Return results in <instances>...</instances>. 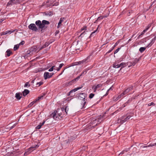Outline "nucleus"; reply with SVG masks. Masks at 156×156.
Returning <instances> with one entry per match:
<instances>
[{"mask_svg":"<svg viewBox=\"0 0 156 156\" xmlns=\"http://www.w3.org/2000/svg\"><path fill=\"white\" fill-rule=\"evenodd\" d=\"M100 120L101 119H99L93 118L89 124L88 129H92L93 128H94L95 126H97L98 124L100 122Z\"/></svg>","mask_w":156,"mask_h":156,"instance_id":"1","label":"nucleus"},{"mask_svg":"<svg viewBox=\"0 0 156 156\" xmlns=\"http://www.w3.org/2000/svg\"><path fill=\"white\" fill-rule=\"evenodd\" d=\"M60 109H58L57 111H55L53 112L50 115V117L56 120L58 119L59 118L58 117L60 116L62 114V113Z\"/></svg>","mask_w":156,"mask_h":156,"instance_id":"2","label":"nucleus"},{"mask_svg":"<svg viewBox=\"0 0 156 156\" xmlns=\"http://www.w3.org/2000/svg\"><path fill=\"white\" fill-rule=\"evenodd\" d=\"M36 25L38 27L39 29H41V32L43 33L44 32V30L47 28V27L40 20L36 21L35 22Z\"/></svg>","mask_w":156,"mask_h":156,"instance_id":"3","label":"nucleus"},{"mask_svg":"<svg viewBox=\"0 0 156 156\" xmlns=\"http://www.w3.org/2000/svg\"><path fill=\"white\" fill-rule=\"evenodd\" d=\"M86 97V95L83 93H80L79 94V98L80 99L82 100L81 102V104L82 105L81 109H83L86 103L87 100L85 99V98Z\"/></svg>","mask_w":156,"mask_h":156,"instance_id":"4","label":"nucleus"},{"mask_svg":"<svg viewBox=\"0 0 156 156\" xmlns=\"http://www.w3.org/2000/svg\"><path fill=\"white\" fill-rule=\"evenodd\" d=\"M132 116V115H126L123 116L121 119L120 122L122 123H123L124 122L129 120Z\"/></svg>","mask_w":156,"mask_h":156,"instance_id":"5","label":"nucleus"},{"mask_svg":"<svg viewBox=\"0 0 156 156\" xmlns=\"http://www.w3.org/2000/svg\"><path fill=\"white\" fill-rule=\"evenodd\" d=\"M20 3V0H10L7 3V6L12 5L14 4H17Z\"/></svg>","mask_w":156,"mask_h":156,"instance_id":"6","label":"nucleus"},{"mask_svg":"<svg viewBox=\"0 0 156 156\" xmlns=\"http://www.w3.org/2000/svg\"><path fill=\"white\" fill-rule=\"evenodd\" d=\"M54 73H49L48 72H45L44 74V77L45 80L50 78L51 77Z\"/></svg>","mask_w":156,"mask_h":156,"instance_id":"7","label":"nucleus"},{"mask_svg":"<svg viewBox=\"0 0 156 156\" xmlns=\"http://www.w3.org/2000/svg\"><path fill=\"white\" fill-rule=\"evenodd\" d=\"M28 28L30 29L35 32L37 31L38 30V28L34 23H31L28 26Z\"/></svg>","mask_w":156,"mask_h":156,"instance_id":"8","label":"nucleus"},{"mask_svg":"<svg viewBox=\"0 0 156 156\" xmlns=\"http://www.w3.org/2000/svg\"><path fill=\"white\" fill-rule=\"evenodd\" d=\"M133 86H131L130 87L125 90L121 94V95H122V96H123L125 94L128 93L130 91L132 90H133Z\"/></svg>","mask_w":156,"mask_h":156,"instance_id":"9","label":"nucleus"},{"mask_svg":"<svg viewBox=\"0 0 156 156\" xmlns=\"http://www.w3.org/2000/svg\"><path fill=\"white\" fill-rule=\"evenodd\" d=\"M39 147L38 144L34 145L28 149V151H32L37 148Z\"/></svg>","mask_w":156,"mask_h":156,"instance_id":"10","label":"nucleus"},{"mask_svg":"<svg viewBox=\"0 0 156 156\" xmlns=\"http://www.w3.org/2000/svg\"><path fill=\"white\" fill-rule=\"evenodd\" d=\"M108 15H104V16H101L98 17L97 20L94 22V23H97L98 21L101 20L103 19L104 18L108 16Z\"/></svg>","mask_w":156,"mask_h":156,"instance_id":"11","label":"nucleus"},{"mask_svg":"<svg viewBox=\"0 0 156 156\" xmlns=\"http://www.w3.org/2000/svg\"><path fill=\"white\" fill-rule=\"evenodd\" d=\"M151 26V24H149L147 27L146 29L144 30L141 32V34L138 37H140V36L143 35L149 29Z\"/></svg>","mask_w":156,"mask_h":156,"instance_id":"12","label":"nucleus"},{"mask_svg":"<svg viewBox=\"0 0 156 156\" xmlns=\"http://www.w3.org/2000/svg\"><path fill=\"white\" fill-rule=\"evenodd\" d=\"M132 101V98H130L128 100V101H126L125 103H124L122 106L121 107L122 108H123L125 107L126 106H127L128 105L129 103H130Z\"/></svg>","mask_w":156,"mask_h":156,"instance_id":"13","label":"nucleus"},{"mask_svg":"<svg viewBox=\"0 0 156 156\" xmlns=\"http://www.w3.org/2000/svg\"><path fill=\"white\" fill-rule=\"evenodd\" d=\"M80 79V76H77L76 78L74 79L73 80L70 81V83L71 85L75 83L77 81Z\"/></svg>","mask_w":156,"mask_h":156,"instance_id":"14","label":"nucleus"},{"mask_svg":"<svg viewBox=\"0 0 156 156\" xmlns=\"http://www.w3.org/2000/svg\"><path fill=\"white\" fill-rule=\"evenodd\" d=\"M136 7V5H135V3L134 2H132L130 4L129 6V8L131 9H133V10H134L135 9Z\"/></svg>","mask_w":156,"mask_h":156,"instance_id":"15","label":"nucleus"},{"mask_svg":"<svg viewBox=\"0 0 156 156\" xmlns=\"http://www.w3.org/2000/svg\"><path fill=\"white\" fill-rule=\"evenodd\" d=\"M38 48L36 46H33L31 47L30 49V51L31 52H35L37 50Z\"/></svg>","mask_w":156,"mask_h":156,"instance_id":"16","label":"nucleus"},{"mask_svg":"<svg viewBox=\"0 0 156 156\" xmlns=\"http://www.w3.org/2000/svg\"><path fill=\"white\" fill-rule=\"evenodd\" d=\"M156 40V36H155L151 41V42L147 46L148 47H151L154 42Z\"/></svg>","mask_w":156,"mask_h":156,"instance_id":"17","label":"nucleus"},{"mask_svg":"<svg viewBox=\"0 0 156 156\" xmlns=\"http://www.w3.org/2000/svg\"><path fill=\"white\" fill-rule=\"evenodd\" d=\"M45 122V121L44 120H43L42 122L40 123L39 125L36 127V129H40L41 128V126L44 125Z\"/></svg>","mask_w":156,"mask_h":156,"instance_id":"18","label":"nucleus"},{"mask_svg":"<svg viewBox=\"0 0 156 156\" xmlns=\"http://www.w3.org/2000/svg\"><path fill=\"white\" fill-rule=\"evenodd\" d=\"M98 30V27L97 28V29L94 31L93 32H92L91 34H90L89 37L90 38L96 35V34H97L98 32L97 30Z\"/></svg>","mask_w":156,"mask_h":156,"instance_id":"19","label":"nucleus"},{"mask_svg":"<svg viewBox=\"0 0 156 156\" xmlns=\"http://www.w3.org/2000/svg\"><path fill=\"white\" fill-rule=\"evenodd\" d=\"M65 19V18H61L58 23L57 28H59L61 26L62 23L63 21V20Z\"/></svg>","mask_w":156,"mask_h":156,"instance_id":"20","label":"nucleus"},{"mask_svg":"<svg viewBox=\"0 0 156 156\" xmlns=\"http://www.w3.org/2000/svg\"><path fill=\"white\" fill-rule=\"evenodd\" d=\"M67 107L66 108L62 107L61 108V111L64 114V115H66L67 114V112L66 111Z\"/></svg>","mask_w":156,"mask_h":156,"instance_id":"21","label":"nucleus"},{"mask_svg":"<svg viewBox=\"0 0 156 156\" xmlns=\"http://www.w3.org/2000/svg\"><path fill=\"white\" fill-rule=\"evenodd\" d=\"M21 94V95H22L20 93H17L16 94L15 97L17 100H19L22 97L20 96Z\"/></svg>","mask_w":156,"mask_h":156,"instance_id":"22","label":"nucleus"},{"mask_svg":"<svg viewBox=\"0 0 156 156\" xmlns=\"http://www.w3.org/2000/svg\"><path fill=\"white\" fill-rule=\"evenodd\" d=\"M30 93V91L27 89H25L23 91V95L24 96H25Z\"/></svg>","mask_w":156,"mask_h":156,"instance_id":"23","label":"nucleus"},{"mask_svg":"<svg viewBox=\"0 0 156 156\" xmlns=\"http://www.w3.org/2000/svg\"><path fill=\"white\" fill-rule=\"evenodd\" d=\"M140 60V58H138V59L137 58H135V59L133 61V62L131 66H134L137 62H138Z\"/></svg>","mask_w":156,"mask_h":156,"instance_id":"24","label":"nucleus"},{"mask_svg":"<svg viewBox=\"0 0 156 156\" xmlns=\"http://www.w3.org/2000/svg\"><path fill=\"white\" fill-rule=\"evenodd\" d=\"M12 33V31H11V30H8L6 32H2L1 33V35H6L8 33H9V34H11Z\"/></svg>","mask_w":156,"mask_h":156,"instance_id":"25","label":"nucleus"},{"mask_svg":"<svg viewBox=\"0 0 156 156\" xmlns=\"http://www.w3.org/2000/svg\"><path fill=\"white\" fill-rule=\"evenodd\" d=\"M90 69H89V68H87L85 69H84V71L81 74H80L78 76H80H80H81L83 74H86V73H87V71Z\"/></svg>","mask_w":156,"mask_h":156,"instance_id":"26","label":"nucleus"},{"mask_svg":"<svg viewBox=\"0 0 156 156\" xmlns=\"http://www.w3.org/2000/svg\"><path fill=\"white\" fill-rule=\"evenodd\" d=\"M82 88V87H77L76 88H75L73 89V90H71L70 91V93H72L73 92H75L76 91Z\"/></svg>","mask_w":156,"mask_h":156,"instance_id":"27","label":"nucleus"},{"mask_svg":"<svg viewBox=\"0 0 156 156\" xmlns=\"http://www.w3.org/2000/svg\"><path fill=\"white\" fill-rule=\"evenodd\" d=\"M90 55H89L86 58L82 60V62H83V63H86L87 62H89V61L90 60Z\"/></svg>","mask_w":156,"mask_h":156,"instance_id":"28","label":"nucleus"},{"mask_svg":"<svg viewBox=\"0 0 156 156\" xmlns=\"http://www.w3.org/2000/svg\"><path fill=\"white\" fill-rule=\"evenodd\" d=\"M44 13L46 15L51 16L53 14V12L52 11H49L47 12H44Z\"/></svg>","mask_w":156,"mask_h":156,"instance_id":"29","label":"nucleus"},{"mask_svg":"<svg viewBox=\"0 0 156 156\" xmlns=\"http://www.w3.org/2000/svg\"><path fill=\"white\" fill-rule=\"evenodd\" d=\"M6 55L7 56L9 57L10 55L12 54V52L9 49H8L6 51Z\"/></svg>","mask_w":156,"mask_h":156,"instance_id":"30","label":"nucleus"},{"mask_svg":"<svg viewBox=\"0 0 156 156\" xmlns=\"http://www.w3.org/2000/svg\"><path fill=\"white\" fill-rule=\"evenodd\" d=\"M119 65L120 66V67H121V68L120 69V70H121L123 67H124L126 66L127 65L126 63L122 62L121 63H120V64H119Z\"/></svg>","mask_w":156,"mask_h":156,"instance_id":"31","label":"nucleus"},{"mask_svg":"<svg viewBox=\"0 0 156 156\" xmlns=\"http://www.w3.org/2000/svg\"><path fill=\"white\" fill-rule=\"evenodd\" d=\"M102 86V84H99L97 85L94 87V92H95L96 90L97 89L101 87Z\"/></svg>","mask_w":156,"mask_h":156,"instance_id":"32","label":"nucleus"},{"mask_svg":"<svg viewBox=\"0 0 156 156\" xmlns=\"http://www.w3.org/2000/svg\"><path fill=\"white\" fill-rule=\"evenodd\" d=\"M147 47V46L145 47H141L140 48L139 51L141 53H142L145 50Z\"/></svg>","mask_w":156,"mask_h":156,"instance_id":"33","label":"nucleus"},{"mask_svg":"<svg viewBox=\"0 0 156 156\" xmlns=\"http://www.w3.org/2000/svg\"><path fill=\"white\" fill-rule=\"evenodd\" d=\"M44 24L46 25H49L50 24V22L46 20H43L42 21V22Z\"/></svg>","mask_w":156,"mask_h":156,"instance_id":"34","label":"nucleus"},{"mask_svg":"<svg viewBox=\"0 0 156 156\" xmlns=\"http://www.w3.org/2000/svg\"><path fill=\"white\" fill-rule=\"evenodd\" d=\"M156 145V143H154V144H151L150 145L147 146H144L143 147H153L154 146Z\"/></svg>","mask_w":156,"mask_h":156,"instance_id":"35","label":"nucleus"},{"mask_svg":"<svg viewBox=\"0 0 156 156\" xmlns=\"http://www.w3.org/2000/svg\"><path fill=\"white\" fill-rule=\"evenodd\" d=\"M77 64H78V63L76 62L73 63L71 64H70L68 66V67H72L73 66L77 65Z\"/></svg>","mask_w":156,"mask_h":156,"instance_id":"36","label":"nucleus"},{"mask_svg":"<svg viewBox=\"0 0 156 156\" xmlns=\"http://www.w3.org/2000/svg\"><path fill=\"white\" fill-rule=\"evenodd\" d=\"M36 102H37L35 100H34L33 101L31 102V103L28 105V107H31Z\"/></svg>","mask_w":156,"mask_h":156,"instance_id":"37","label":"nucleus"},{"mask_svg":"<svg viewBox=\"0 0 156 156\" xmlns=\"http://www.w3.org/2000/svg\"><path fill=\"white\" fill-rule=\"evenodd\" d=\"M113 67L115 68H119L120 67V66L119 64L116 65L115 63H114L113 65Z\"/></svg>","mask_w":156,"mask_h":156,"instance_id":"38","label":"nucleus"},{"mask_svg":"<svg viewBox=\"0 0 156 156\" xmlns=\"http://www.w3.org/2000/svg\"><path fill=\"white\" fill-rule=\"evenodd\" d=\"M64 85L65 87H67L71 85V83H70V82H66L64 84Z\"/></svg>","mask_w":156,"mask_h":156,"instance_id":"39","label":"nucleus"},{"mask_svg":"<svg viewBox=\"0 0 156 156\" xmlns=\"http://www.w3.org/2000/svg\"><path fill=\"white\" fill-rule=\"evenodd\" d=\"M19 47V44H16L15 45L14 47V51L16 50L17 49H18Z\"/></svg>","mask_w":156,"mask_h":156,"instance_id":"40","label":"nucleus"},{"mask_svg":"<svg viewBox=\"0 0 156 156\" xmlns=\"http://www.w3.org/2000/svg\"><path fill=\"white\" fill-rule=\"evenodd\" d=\"M51 43H49L48 42H46L45 44L43 45L44 47L45 48L48 46Z\"/></svg>","mask_w":156,"mask_h":156,"instance_id":"41","label":"nucleus"},{"mask_svg":"<svg viewBox=\"0 0 156 156\" xmlns=\"http://www.w3.org/2000/svg\"><path fill=\"white\" fill-rule=\"evenodd\" d=\"M69 140H66L64 142V144H67V145H69Z\"/></svg>","mask_w":156,"mask_h":156,"instance_id":"42","label":"nucleus"},{"mask_svg":"<svg viewBox=\"0 0 156 156\" xmlns=\"http://www.w3.org/2000/svg\"><path fill=\"white\" fill-rule=\"evenodd\" d=\"M49 2L48 1H47L46 2V6L47 7H49L51 6L52 5V3H50V4H47V3H48Z\"/></svg>","mask_w":156,"mask_h":156,"instance_id":"43","label":"nucleus"},{"mask_svg":"<svg viewBox=\"0 0 156 156\" xmlns=\"http://www.w3.org/2000/svg\"><path fill=\"white\" fill-rule=\"evenodd\" d=\"M94 94H93V93H91L89 95V98L90 99L92 98L94 96Z\"/></svg>","mask_w":156,"mask_h":156,"instance_id":"44","label":"nucleus"},{"mask_svg":"<svg viewBox=\"0 0 156 156\" xmlns=\"http://www.w3.org/2000/svg\"><path fill=\"white\" fill-rule=\"evenodd\" d=\"M43 82H39L38 83H37L36 84V85H37L38 84H39L38 86L39 87L40 86H41V85H42L43 84Z\"/></svg>","mask_w":156,"mask_h":156,"instance_id":"45","label":"nucleus"},{"mask_svg":"<svg viewBox=\"0 0 156 156\" xmlns=\"http://www.w3.org/2000/svg\"><path fill=\"white\" fill-rule=\"evenodd\" d=\"M28 86V87L30 86V84H29L28 82H27L24 85V87H26L27 86Z\"/></svg>","mask_w":156,"mask_h":156,"instance_id":"46","label":"nucleus"},{"mask_svg":"<svg viewBox=\"0 0 156 156\" xmlns=\"http://www.w3.org/2000/svg\"><path fill=\"white\" fill-rule=\"evenodd\" d=\"M121 48H118V49H117L116 50H115L114 51V54H115L116 53H117L119 51L120 49Z\"/></svg>","mask_w":156,"mask_h":156,"instance_id":"47","label":"nucleus"},{"mask_svg":"<svg viewBox=\"0 0 156 156\" xmlns=\"http://www.w3.org/2000/svg\"><path fill=\"white\" fill-rule=\"evenodd\" d=\"M17 124V123H15L12 126L10 127V129H13V128H14Z\"/></svg>","mask_w":156,"mask_h":156,"instance_id":"48","label":"nucleus"},{"mask_svg":"<svg viewBox=\"0 0 156 156\" xmlns=\"http://www.w3.org/2000/svg\"><path fill=\"white\" fill-rule=\"evenodd\" d=\"M127 151L126 150H124L122 151L120 154H119V155L120 154H124L125 152H127Z\"/></svg>","mask_w":156,"mask_h":156,"instance_id":"49","label":"nucleus"},{"mask_svg":"<svg viewBox=\"0 0 156 156\" xmlns=\"http://www.w3.org/2000/svg\"><path fill=\"white\" fill-rule=\"evenodd\" d=\"M45 48L44 46L43 45L40 48H39L38 50V51H37V52L40 51L42 49L44 48Z\"/></svg>","mask_w":156,"mask_h":156,"instance_id":"50","label":"nucleus"},{"mask_svg":"<svg viewBox=\"0 0 156 156\" xmlns=\"http://www.w3.org/2000/svg\"><path fill=\"white\" fill-rule=\"evenodd\" d=\"M45 48L44 46L43 45L40 48H39L38 50V51H37V52L40 51L42 49L44 48Z\"/></svg>","mask_w":156,"mask_h":156,"instance_id":"51","label":"nucleus"},{"mask_svg":"<svg viewBox=\"0 0 156 156\" xmlns=\"http://www.w3.org/2000/svg\"><path fill=\"white\" fill-rule=\"evenodd\" d=\"M133 9L129 10V14H128V16H129L130 15V13H132L133 12Z\"/></svg>","mask_w":156,"mask_h":156,"instance_id":"52","label":"nucleus"},{"mask_svg":"<svg viewBox=\"0 0 156 156\" xmlns=\"http://www.w3.org/2000/svg\"><path fill=\"white\" fill-rule=\"evenodd\" d=\"M152 105L154 106L155 105V104L154 103L152 102H151V103H149L148 104V105L149 106H150Z\"/></svg>","mask_w":156,"mask_h":156,"instance_id":"53","label":"nucleus"},{"mask_svg":"<svg viewBox=\"0 0 156 156\" xmlns=\"http://www.w3.org/2000/svg\"><path fill=\"white\" fill-rule=\"evenodd\" d=\"M85 34V31H84L80 35V37H83V36L82 35H84Z\"/></svg>","mask_w":156,"mask_h":156,"instance_id":"54","label":"nucleus"},{"mask_svg":"<svg viewBox=\"0 0 156 156\" xmlns=\"http://www.w3.org/2000/svg\"><path fill=\"white\" fill-rule=\"evenodd\" d=\"M87 29V27L86 26H84L83 28L81 29V31H83L84 30H86Z\"/></svg>","mask_w":156,"mask_h":156,"instance_id":"55","label":"nucleus"},{"mask_svg":"<svg viewBox=\"0 0 156 156\" xmlns=\"http://www.w3.org/2000/svg\"><path fill=\"white\" fill-rule=\"evenodd\" d=\"M114 49V48H112V49L109 50L107 53L106 54L109 53H110Z\"/></svg>","mask_w":156,"mask_h":156,"instance_id":"56","label":"nucleus"},{"mask_svg":"<svg viewBox=\"0 0 156 156\" xmlns=\"http://www.w3.org/2000/svg\"><path fill=\"white\" fill-rule=\"evenodd\" d=\"M25 43V41H22L19 44V45H23Z\"/></svg>","mask_w":156,"mask_h":156,"instance_id":"57","label":"nucleus"},{"mask_svg":"<svg viewBox=\"0 0 156 156\" xmlns=\"http://www.w3.org/2000/svg\"><path fill=\"white\" fill-rule=\"evenodd\" d=\"M76 62L77 63H78V64H77V65H79V64H81V63H83V62H82V60L81 61H79V62Z\"/></svg>","mask_w":156,"mask_h":156,"instance_id":"58","label":"nucleus"},{"mask_svg":"<svg viewBox=\"0 0 156 156\" xmlns=\"http://www.w3.org/2000/svg\"><path fill=\"white\" fill-rule=\"evenodd\" d=\"M64 65V64L63 63L60 64L59 65V67L61 69Z\"/></svg>","mask_w":156,"mask_h":156,"instance_id":"59","label":"nucleus"},{"mask_svg":"<svg viewBox=\"0 0 156 156\" xmlns=\"http://www.w3.org/2000/svg\"><path fill=\"white\" fill-rule=\"evenodd\" d=\"M41 99V98L39 97H38L35 100L36 102H37V101H38Z\"/></svg>","mask_w":156,"mask_h":156,"instance_id":"60","label":"nucleus"},{"mask_svg":"<svg viewBox=\"0 0 156 156\" xmlns=\"http://www.w3.org/2000/svg\"><path fill=\"white\" fill-rule=\"evenodd\" d=\"M123 96H122V95H121V94L119 95L118 97L117 98V100H118L119 98H121Z\"/></svg>","mask_w":156,"mask_h":156,"instance_id":"61","label":"nucleus"},{"mask_svg":"<svg viewBox=\"0 0 156 156\" xmlns=\"http://www.w3.org/2000/svg\"><path fill=\"white\" fill-rule=\"evenodd\" d=\"M118 44V42H116L115 45H114V46H113V47H112V48H114V49L115 48L116 46H117V44Z\"/></svg>","mask_w":156,"mask_h":156,"instance_id":"62","label":"nucleus"},{"mask_svg":"<svg viewBox=\"0 0 156 156\" xmlns=\"http://www.w3.org/2000/svg\"><path fill=\"white\" fill-rule=\"evenodd\" d=\"M46 95V93H44V95H41L40 96H39L41 98V99L44 96Z\"/></svg>","mask_w":156,"mask_h":156,"instance_id":"63","label":"nucleus"},{"mask_svg":"<svg viewBox=\"0 0 156 156\" xmlns=\"http://www.w3.org/2000/svg\"><path fill=\"white\" fill-rule=\"evenodd\" d=\"M53 70L52 68H51L48 71L49 72L52 71Z\"/></svg>","mask_w":156,"mask_h":156,"instance_id":"64","label":"nucleus"}]
</instances>
